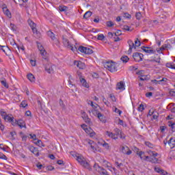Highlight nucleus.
<instances>
[{"instance_id": "1", "label": "nucleus", "mask_w": 175, "mask_h": 175, "mask_svg": "<svg viewBox=\"0 0 175 175\" xmlns=\"http://www.w3.org/2000/svg\"><path fill=\"white\" fill-rule=\"evenodd\" d=\"M77 159L76 160L81 165V166H83V167H85V169H88V170H91V166L90 165V163H88L87 160L83 155L81 154H77L76 155Z\"/></svg>"}, {"instance_id": "2", "label": "nucleus", "mask_w": 175, "mask_h": 175, "mask_svg": "<svg viewBox=\"0 0 175 175\" xmlns=\"http://www.w3.org/2000/svg\"><path fill=\"white\" fill-rule=\"evenodd\" d=\"M27 23L29 27L31 28L35 38H36V39H40L42 34H40V32L38 31V29H36V24L31 20H28Z\"/></svg>"}, {"instance_id": "3", "label": "nucleus", "mask_w": 175, "mask_h": 175, "mask_svg": "<svg viewBox=\"0 0 175 175\" xmlns=\"http://www.w3.org/2000/svg\"><path fill=\"white\" fill-rule=\"evenodd\" d=\"M104 68L109 70V72H117V67L116 63L113 62H107L104 64Z\"/></svg>"}, {"instance_id": "4", "label": "nucleus", "mask_w": 175, "mask_h": 175, "mask_svg": "<svg viewBox=\"0 0 175 175\" xmlns=\"http://www.w3.org/2000/svg\"><path fill=\"white\" fill-rule=\"evenodd\" d=\"M63 44L65 46V47H67V49H70L73 52L77 51V48H74L73 46L70 44L69 40H68V38H63Z\"/></svg>"}, {"instance_id": "5", "label": "nucleus", "mask_w": 175, "mask_h": 175, "mask_svg": "<svg viewBox=\"0 0 175 175\" xmlns=\"http://www.w3.org/2000/svg\"><path fill=\"white\" fill-rule=\"evenodd\" d=\"M94 167L96 169V172H98L101 175H109V173L103 167H100L98 164H94Z\"/></svg>"}, {"instance_id": "6", "label": "nucleus", "mask_w": 175, "mask_h": 175, "mask_svg": "<svg viewBox=\"0 0 175 175\" xmlns=\"http://www.w3.org/2000/svg\"><path fill=\"white\" fill-rule=\"evenodd\" d=\"M85 143H88V144H89L90 148H91V151H92L93 152H96V143H95L94 141L91 140V139H85Z\"/></svg>"}, {"instance_id": "7", "label": "nucleus", "mask_w": 175, "mask_h": 175, "mask_svg": "<svg viewBox=\"0 0 175 175\" xmlns=\"http://www.w3.org/2000/svg\"><path fill=\"white\" fill-rule=\"evenodd\" d=\"M38 50L40 51V54L42 56V59L45 61H49V57L47 56V52H46V50L43 48V46L40 45L39 46L38 45Z\"/></svg>"}, {"instance_id": "8", "label": "nucleus", "mask_w": 175, "mask_h": 175, "mask_svg": "<svg viewBox=\"0 0 175 175\" xmlns=\"http://www.w3.org/2000/svg\"><path fill=\"white\" fill-rule=\"evenodd\" d=\"M143 57L144 55L138 52L133 54V58L135 62H140V61H143Z\"/></svg>"}, {"instance_id": "9", "label": "nucleus", "mask_w": 175, "mask_h": 175, "mask_svg": "<svg viewBox=\"0 0 175 175\" xmlns=\"http://www.w3.org/2000/svg\"><path fill=\"white\" fill-rule=\"evenodd\" d=\"M121 152L125 155H131V154H132V150H131V149H129V147L126 146L121 147Z\"/></svg>"}, {"instance_id": "10", "label": "nucleus", "mask_w": 175, "mask_h": 175, "mask_svg": "<svg viewBox=\"0 0 175 175\" xmlns=\"http://www.w3.org/2000/svg\"><path fill=\"white\" fill-rule=\"evenodd\" d=\"M14 2H15V3H18L20 6H23V8H28V5H27L28 0H14Z\"/></svg>"}, {"instance_id": "11", "label": "nucleus", "mask_w": 175, "mask_h": 175, "mask_svg": "<svg viewBox=\"0 0 175 175\" xmlns=\"http://www.w3.org/2000/svg\"><path fill=\"white\" fill-rule=\"evenodd\" d=\"M142 49L143 51L147 53L148 54H155V50L152 49L151 47L142 46Z\"/></svg>"}, {"instance_id": "12", "label": "nucleus", "mask_w": 175, "mask_h": 175, "mask_svg": "<svg viewBox=\"0 0 175 175\" xmlns=\"http://www.w3.org/2000/svg\"><path fill=\"white\" fill-rule=\"evenodd\" d=\"M74 65L77 66L79 69H84V68H85V64L81 61H75Z\"/></svg>"}, {"instance_id": "13", "label": "nucleus", "mask_w": 175, "mask_h": 175, "mask_svg": "<svg viewBox=\"0 0 175 175\" xmlns=\"http://www.w3.org/2000/svg\"><path fill=\"white\" fill-rule=\"evenodd\" d=\"M79 81L81 85H83V87H85V88H90V85L88 84V83H87L85 79L83 78L82 77H80Z\"/></svg>"}, {"instance_id": "14", "label": "nucleus", "mask_w": 175, "mask_h": 175, "mask_svg": "<svg viewBox=\"0 0 175 175\" xmlns=\"http://www.w3.org/2000/svg\"><path fill=\"white\" fill-rule=\"evenodd\" d=\"M128 44H129V49L128 51V54H131L132 53L133 49H136V46H135V43H133V41H132L131 40H129L128 41Z\"/></svg>"}, {"instance_id": "15", "label": "nucleus", "mask_w": 175, "mask_h": 175, "mask_svg": "<svg viewBox=\"0 0 175 175\" xmlns=\"http://www.w3.org/2000/svg\"><path fill=\"white\" fill-rule=\"evenodd\" d=\"M103 166H104V167H107V169L111 172V164L109 161L103 160Z\"/></svg>"}, {"instance_id": "16", "label": "nucleus", "mask_w": 175, "mask_h": 175, "mask_svg": "<svg viewBox=\"0 0 175 175\" xmlns=\"http://www.w3.org/2000/svg\"><path fill=\"white\" fill-rule=\"evenodd\" d=\"M29 151H31V152L34 154V155H36V157H39V151L38 150V148L33 146H30Z\"/></svg>"}, {"instance_id": "17", "label": "nucleus", "mask_w": 175, "mask_h": 175, "mask_svg": "<svg viewBox=\"0 0 175 175\" xmlns=\"http://www.w3.org/2000/svg\"><path fill=\"white\" fill-rule=\"evenodd\" d=\"M45 70L48 73H53L54 72V69H53V66H51V64L45 65Z\"/></svg>"}, {"instance_id": "18", "label": "nucleus", "mask_w": 175, "mask_h": 175, "mask_svg": "<svg viewBox=\"0 0 175 175\" xmlns=\"http://www.w3.org/2000/svg\"><path fill=\"white\" fill-rule=\"evenodd\" d=\"M106 135L109 137H111V139H113L114 140H117V139H118V137H116V134H114V133H111L110 131H106Z\"/></svg>"}, {"instance_id": "19", "label": "nucleus", "mask_w": 175, "mask_h": 175, "mask_svg": "<svg viewBox=\"0 0 175 175\" xmlns=\"http://www.w3.org/2000/svg\"><path fill=\"white\" fill-rule=\"evenodd\" d=\"M3 12L8 18H12V14L10 13V11L7 8H3Z\"/></svg>"}, {"instance_id": "20", "label": "nucleus", "mask_w": 175, "mask_h": 175, "mask_svg": "<svg viewBox=\"0 0 175 175\" xmlns=\"http://www.w3.org/2000/svg\"><path fill=\"white\" fill-rule=\"evenodd\" d=\"M116 90H125V85L124 84V82L121 81L117 84Z\"/></svg>"}, {"instance_id": "21", "label": "nucleus", "mask_w": 175, "mask_h": 175, "mask_svg": "<svg viewBox=\"0 0 175 175\" xmlns=\"http://www.w3.org/2000/svg\"><path fill=\"white\" fill-rule=\"evenodd\" d=\"M168 144L171 147V148H174L175 147V139L173 137L170 138L168 141Z\"/></svg>"}, {"instance_id": "22", "label": "nucleus", "mask_w": 175, "mask_h": 175, "mask_svg": "<svg viewBox=\"0 0 175 175\" xmlns=\"http://www.w3.org/2000/svg\"><path fill=\"white\" fill-rule=\"evenodd\" d=\"M16 125L20 126V128H26L25 123L23 120H17Z\"/></svg>"}, {"instance_id": "23", "label": "nucleus", "mask_w": 175, "mask_h": 175, "mask_svg": "<svg viewBox=\"0 0 175 175\" xmlns=\"http://www.w3.org/2000/svg\"><path fill=\"white\" fill-rule=\"evenodd\" d=\"M147 152L148 155H150V157H158V153L155 151H152L151 150H148Z\"/></svg>"}, {"instance_id": "24", "label": "nucleus", "mask_w": 175, "mask_h": 175, "mask_svg": "<svg viewBox=\"0 0 175 175\" xmlns=\"http://www.w3.org/2000/svg\"><path fill=\"white\" fill-rule=\"evenodd\" d=\"M83 118L85 121V122H86V124H91V119H90V118H88V116H87V114H84L83 116Z\"/></svg>"}, {"instance_id": "25", "label": "nucleus", "mask_w": 175, "mask_h": 175, "mask_svg": "<svg viewBox=\"0 0 175 175\" xmlns=\"http://www.w3.org/2000/svg\"><path fill=\"white\" fill-rule=\"evenodd\" d=\"M27 79L31 81V83H35V76L32 74H28L27 75Z\"/></svg>"}, {"instance_id": "26", "label": "nucleus", "mask_w": 175, "mask_h": 175, "mask_svg": "<svg viewBox=\"0 0 175 175\" xmlns=\"http://www.w3.org/2000/svg\"><path fill=\"white\" fill-rule=\"evenodd\" d=\"M113 133L115 134V136H116L117 137H118V136H120V135H121V130H120L118 128H116L113 129Z\"/></svg>"}, {"instance_id": "27", "label": "nucleus", "mask_w": 175, "mask_h": 175, "mask_svg": "<svg viewBox=\"0 0 175 175\" xmlns=\"http://www.w3.org/2000/svg\"><path fill=\"white\" fill-rule=\"evenodd\" d=\"M92 16V12L91 11L86 12L83 15V18H90Z\"/></svg>"}, {"instance_id": "28", "label": "nucleus", "mask_w": 175, "mask_h": 175, "mask_svg": "<svg viewBox=\"0 0 175 175\" xmlns=\"http://www.w3.org/2000/svg\"><path fill=\"white\" fill-rule=\"evenodd\" d=\"M47 35L48 36H49V38H51V39H52V40H54L55 39V35L51 31H49L47 32Z\"/></svg>"}, {"instance_id": "29", "label": "nucleus", "mask_w": 175, "mask_h": 175, "mask_svg": "<svg viewBox=\"0 0 175 175\" xmlns=\"http://www.w3.org/2000/svg\"><path fill=\"white\" fill-rule=\"evenodd\" d=\"M68 8L66 5H59V10L61 12H68Z\"/></svg>"}, {"instance_id": "30", "label": "nucleus", "mask_w": 175, "mask_h": 175, "mask_svg": "<svg viewBox=\"0 0 175 175\" xmlns=\"http://www.w3.org/2000/svg\"><path fill=\"white\" fill-rule=\"evenodd\" d=\"M97 117L100 120V121H101L102 122H106V120L105 119V116H103L100 113H98V116Z\"/></svg>"}, {"instance_id": "31", "label": "nucleus", "mask_w": 175, "mask_h": 175, "mask_svg": "<svg viewBox=\"0 0 175 175\" xmlns=\"http://www.w3.org/2000/svg\"><path fill=\"white\" fill-rule=\"evenodd\" d=\"M13 118V116L12 115H8L5 116V118L3 119L6 122H10L12 121V119Z\"/></svg>"}, {"instance_id": "32", "label": "nucleus", "mask_w": 175, "mask_h": 175, "mask_svg": "<svg viewBox=\"0 0 175 175\" xmlns=\"http://www.w3.org/2000/svg\"><path fill=\"white\" fill-rule=\"evenodd\" d=\"M121 61L123 62L124 64H126V62H128L129 61V57H128V56L126 55H124V56H122L121 58H120Z\"/></svg>"}, {"instance_id": "33", "label": "nucleus", "mask_w": 175, "mask_h": 175, "mask_svg": "<svg viewBox=\"0 0 175 175\" xmlns=\"http://www.w3.org/2000/svg\"><path fill=\"white\" fill-rule=\"evenodd\" d=\"M88 105H90V106H92V107L94 109H96V107H98V104L95 103L94 104V102L91 101V100H89L88 102Z\"/></svg>"}, {"instance_id": "34", "label": "nucleus", "mask_w": 175, "mask_h": 175, "mask_svg": "<svg viewBox=\"0 0 175 175\" xmlns=\"http://www.w3.org/2000/svg\"><path fill=\"white\" fill-rule=\"evenodd\" d=\"M165 66L167 68H170V69H175V64L173 63H167Z\"/></svg>"}, {"instance_id": "35", "label": "nucleus", "mask_w": 175, "mask_h": 175, "mask_svg": "<svg viewBox=\"0 0 175 175\" xmlns=\"http://www.w3.org/2000/svg\"><path fill=\"white\" fill-rule=\"evenodd\" d=\"M0 114L2 117L3 119H4L5 118H6V116L8 115L6 111H3V109H1L0 111Z\"/></svg>"}, {"instance_id": "36", "label": "nucleus", "mask_w": 175, "mask_h": 175, "mask_svg": "<svg viewBox=\"0 0 175 175\" xmlns=\"http://www.w3.org/2000/svg\"><path fill=\"white\" fill-rule=\"evenodd\" d=\"M94 53V51L90 48H85V54H92Z\"/></svg>"}, {"instance_id": "37", "label": "nucleus", "mask_w": 175, "mask_h": 175, "mask_svg": "<svg viewBox=\"0 0 175 175\" xmlns=\"http://www.w3.org/2000/svg\"><path fill=\"white\" fill-rule=\"evenodd\" d=\"M166 81H167V78H162L161 80H159V84H166Z\"/></svg>"}, {"instance_id": "38", "label": "nucleus", "mask_w": 175, "mask_h": 175, "mask_svg": "<svg viewBox=\"0 0 175 175\" xmlns=\"http://www.w3.org/2000/svg\"><path fill=\"white\" fill-rule=\"evenodd\" d=\"M1 83L5 88H9V85L6 82V79L1 80Z\"/></svg>"}, {"instance_id": "39", "label": "nucleus", "mask_w": 175, "mask_h": 175, "mask_svg": "<svg viewBox=\"0 0 175 175\" xmlns=\"http://www.w3.org/2000/svg\"><path fill=\"white\" fill-rule=\"evenodd\" d=\"M137 155H138L140 158V159H144V152L140 151V152H137Z\"/></svg>"}, {"instance_id": "40", "label": "nucleus", "mask_w": 175, "mask_h": 175, "mask_svg": "<svg viewBox=\"0 0 175 175\" xmlns=\"http://www.w3.org/2000/svg\"><path fill=\"white\" fill-rule=\"evenodd\" d=\"M149 162L157 163V162H158V159L156 157H153L149 159Z\"/></svg>"}, {"instance_id": "41", "label": "nucleus", "mask_w": 175, "mask_h": 175, "mask_svg": "<svg viewBox=\"0 0 175 175\" xmlns=\"http://www.w3.org/2000/svg\"><path fill=\"white\" fill-rule=\"evenodd\" d=\"M36 144L39 147H44V144H43V142H42V140L40 139H38V141L36 142Z\"/></svg>"}, {"instance_id": "42", "label": "nucleus", "mask_w": 175, "mask_h": 175, "mask_svg": "<svg viewBox=\"0 0 175 175\" xmlns=\"http://www.w3.org/2000/svg\"><path fill=\"white\" fill-rule=\"evenodd\" d=\"M11 120L12 121H10V122H11L13 126H16V125H17V120H16L14 117Z\"/></svg>"}, {"instance_id": "43", "label": "nucleus", "mask_w": 175, "mask_h": 175, "mask_svg": "<svg viewBox=\"0 0 175 175\" xmlns=\"http://www.w3.org/2000/svg\"><path fill=\"white\" fill-rule=\"evenodd\" d=\"M78 50L81 53H83L84 54H85V46H81L78 48Z\"/></svg>"}, {"instance_id": "44", "label": "nucleus", "mask_w": 175, "mask_h": 175, "mask_svg": "<svg viewBox=\"0 0 175 175\" xmlns=\"http://www.w3.org/2000/svg\"><path fill=\"white\" fill-rule=\"evenodd\" d=\"M92 113L94 114V116H97V117L99 116V114H100V112L95 109L92 110Z\"/></svg>"}, {"instance_id": "45", "label": "nucleus", "mask_w": 175, "mask_h": 175, "mask_svg": "<svg viewBox=\"0 0 175 175\" xmlns=\"http://www.w3.org/2000/svg\"><path fill=\"white\" fill-rule=\"evenodd\" d=\"M145 145L149 148H152L154 147V144H151L150 142H145Z\"/></svg>"}, {"instance_id": "46", "label": "nucleus", "mask_w": 175, "mask_h": 175, "mask_svg": "<svg viewBox=\"0 0 175 175\" xmlns=\"http://www.w3.org/2000/svg\"><path fill=\"white\" fill-rule=\"evenodd\" d=\"M140 44H141L140 41H139V39L137 38V40L135 41L134 47H135L136 49L137 47H139Z\"/></svg>"}, {"instance_id": "47", "label": "nucleus", "mask_w": 175, "mask_h": 175, "mask_svg": "<svg viewBox=\"0 0 175 175\" xmlns=\"http://www.w3.org/2000/svg\"><path fill=\"white\" fill-rule=\"evenodd\" d=\"M10 28H11L12 31H16L17 26H16V25H14L13 23H10Z\"/></svg>"}, {"instance_id": "48", "label": "nucleus", "mask_w": 175, "mask_h": 175, "mask_svg": "<svg viewBox=\"0 0 175 175\" xmlns=\"http://www.w3.org/2000/svg\"><path fill=\"white\" fill-rule=\"evenodd\" d=\"M152 62H157V64H161V57H158L157 58V57H154Z\"/></svg>"}, {"instance_id": "49", "label": "nucleus", "mask_w": 175, "mask_h": 175, "mask_svg": "<svg viewBox=\"0 0 175 175\" xmlns=\"http://www.w3.org/2000/svg\"><path fill=\"white\" fill-rule=\"evenodd\" d=\"M0 159H5V161H8V157L6 155L3 154V153L0 152Z\"/></svg>"}, {"instance_id": "50", "label": "nucleus", "mask_w": 175, "mask_h": 175, "mask_svg": "<svg viewBox=\"0 0 175 175\" xmlns=\"http://www.w3.org/2000/svg\"><path fill=\"white\" fill-rule=\"evenodd\" d=\"M21 106H22L23 108H25L27 107V106H28V103H27V101L23 100L21 102Z\"/></svg>"}, {"instance_id": "51", "label": "nucleus", "mask_w": 175, "mask_h": 175, "mask_svg": "<svg viewBox=\"0 0 175 175\" xmlns=\"http://www.w3.org/2000/svg\"><path fill=\"white\" fill-rule=\"evenodd\" d=\"M98 40H103L105 39V36L103 34H98L97 36Z\"/></svg>"}, {"instance_id": "52", "label": "nucleus", "mask_w": 175, "mask_h": 175, "mask_svg": "<svg viewBox=\"0 0 175 175\" xmlns=\"http://www.w3.org/2000/svg\"><path fill=\"white\" fill-rule=\"evenodd\" d=\"M92 131V129H91V127H87V129H85V132H86L88 135H90Z\"/></svg>"}, {"instance_id": "53", "label": "nucleus", "mask_w": 175, "mask_h": 175, "mask_svg": "<svg viewBox=\"0 0 175 175\" xmlns=\"http://www.w3.org/2000/svg\"><path fill=\"white\" fill-rule=\"evenodd\" d=\"M135 17H136L137 20H140L142 18V13L137 12L135 14Z\"/></svg>"}, {"instance_id": "54", "label": "nucleus", "mask_w": 175, "mask_h": 175, "mask_svg": "<svg viewBox=\"0 0 175 175\" xmlns=\"http://www.w3.org/2000/svg\"><path fill=\"white\" fill-rule=\"evenodd\" d=\"M114 111L115 113H117L118 114H119V116H121V114L122 113V111L118 109L117 107L115 108Z\"/></svg>"}, {"instance_id": "55", "label": "nucleus", "mask_w": 175, "mask_h": 175, "mask_svg": "<svg viewBox=\"0 0 175 175\" xmlns=\"http://www.w3.org/2000/svg\"><path fill=\"white\" fill-rule=\"evenodd\" d=\"M139 80H141V81H144L147 80V77L145 75H142L141 77H139Z\"/></svg>"}, {"instance_id": "56", "label": "nucleus", "mask_w": 175, "mask_h": 175, "mask_svg": "<svg viewBox=\"0 0 175 175\" xmlns=\"http://www.w3.org/2000/svg\"><path fill=\"white\" fill-rule=\"evenodd\" d=\"M107 27H113L114 23L112 21H107Z\"/></svg>"}, {"instance_id": "57", "label": "nucleus", "mask_w": 175, "mask_h": 175, "mask_svg": "<svg viewBox=\"0 0 175 175\" xmlns=\"http://www.w3.org/2000/svg\"><path fill=\"white\" fill-rule=\"evenodd\" d=\"M143 110H144V105H143V104H141L138 107V111H143Z\"/></svg>"}, {"instance_id": "58", "label": "nucleus", "mask_w": 175, "mask_h": 175, "mask_svg": "<svg viewBox=\"0 0 175 175\" xmlns=\"http://www.w3.org/2000/svg\"><path fill=\"white\" fill-rule=\"evenodd\" d=\"M103 147H104V148H106L107 150H109L110 146H109V144L104 142V144H103Z\"/></svg>"}, {"instance_id": "59", "label": "nucleus", "mask_w": 175, "mask_h": 175, "mask_svg": "<svg viewBox=\"0 0 175 175\" xmlns=\"http://www.w3.org/2000/svg\"><path fill=\"white\" fill-rule=\"evenodd\" d=\"M95 135H96V133L94 132V130H92V131L90 132V133L89 134V136L90 137H94V136H95Z\"/></svg>"}, {"instance_id": "60", "label": "nucleus", "mask_w": 175, "mask_h": 175, "mask_svg": "<svg viewBox=\"0 0 175 175\" xmlns=\"http://www.w3.org/2000/svg\"><path fill=\"white\" fill-rule=\"evenodd\" d=\"M10 135L12 139H14V136H16V132L12 131L10 133Z\"/></svg>"}, {"instance_id": "61", "label": "nucleus", "mask_w": 175, "mask_h": 175, "mask_svg": "<svg viewBox=\"0 0 175 175\" xmlns=\"http://www.w3.org/2000/svg\"><path fill=\"white\" fill-rule=\"evenodd\" d=\"M124 17H125L126 18H131V17H132V16L128 13H124Z\"/></svg>"}, {"instance_id": "62", "label": "nucleus", "mask_w": 175, "mask_h": 175, "mask_svg": "<svg viewBox=\"0 0 175 175\" xmlns=\"http://www.w3.org/2000/svg\"><path fill=\"white\" fill-rule=\"evenodd\" d=\"M172 45L170 44H165V49L166 50H170L172 49Z\"/></svg>"}, {"instance_id": "63", "label": "nucleus", "mask_w": 175, "mask_h": 175, "mask_svg": "<svg viewBox=\"0 0 175 175\" xmlns=\"http://www.w3.org/2000/svg\"><path fill=\"white\" fill-rule=\"evenodd\" d=\"M121 31L120 30H118L117 32L114 33L113 35H115V36H120V35H121Z\"/></svg>"}, {"instance_id": "64", "label": "nucleus", "mask_w": 175, "mask_h": 175, "mask_svg": "<svg viewBox=\"0 0 175 175\" xmlns=\"http://www.w3.org/2000/svg\"><path fill=\"white\" fill-rule=\"evenodd\" d=\"M173 125H175V122H173L172 121L168 122V126H170V128H172V126H173Z\"/></svg>"}]
</instances>
